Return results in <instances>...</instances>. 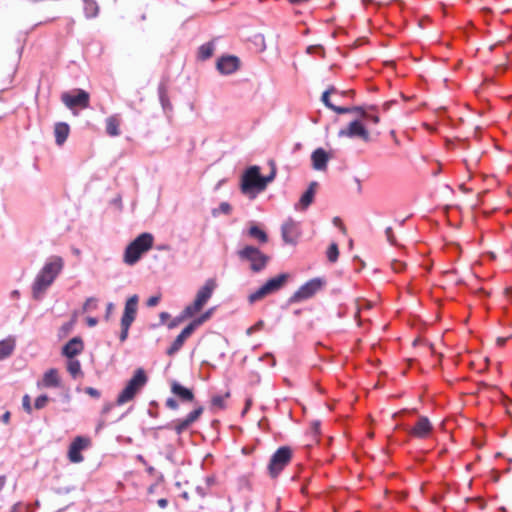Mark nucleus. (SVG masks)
I'll return each instance as SVG.
<instances>
[{"label":"nucleus","instance_id":"nucleus-47","mask_svg":"<svg viewBox=\"0 0 512 512\" xmlns=\"http://www.w3.org/2000/svg\"><path fill=\"white\" fill-rule=\"evenodd\" d=\"M113 311H114V304L113 303H108L107 306H106V313H105V319L106 320L110 319Z\"/></svg>","mask_w":512,"mask_h":512},{"label":"nucleus","instance_id":"nucleus-13","mask_svg":"<svg viewBox=\"0 0 512 512\" xmlns=\"http://www.w3.org/2000/svg\"><path fill=\"white\" fill-rule=\"evenodd\" d=\"M338 135L340 137L360 138L364 142L371 140L368 130L357 120L352 121L346 129L340 130Z\"/></svg>","mask_w":512,"mask_h":512},{"label":"nucleus","instance_id":"nucleus-49","mask_svg":"<svg viewBox=\"0 0 512 512\" xmlns=\"http://www.w3.org/2000/svg\"><path fill=\"white\" fill-rule=\"evenodd\" d=\"M367 120L369 121H372L374 124H378L380 119H379V116L378 115H373L369 112V117L366 118Z\"/></svg>","mask_w":512,"mask_h":512},{"label":"nucleus","instance_id":"nucleus-40","mask_svg":"<svg viewBox=\"0 0 512 512\" xmlns=\"http://www.w3.org/2000/svg\"><path fill=\"white\" fill-rule=\"evenodd\" d=\"M385 234H386L387 240L391 244L395 245L396 244V238H395L393 229L391 227H387L386 230H385Z\"/></svg>","mask_w":512,"mask_h":512},{"label":"nucleus","instance_id":"nucleus-7","mask_svg":"<svg viewBox=\"0 0 512 512\" xmlns=\"http://www.w3.org/2000/svg\"><path fill=\"white\" fill-rule=\"evenodd\" d=\"M138 301L139 298L137 295H132L129 297L125 303L123 315L121 317V332L119 339L121 342L126 341L128 337L129 329L134 322L136 315H137V309H138Z\"/></svg>","mask_w":512,"mask_h":512},{"label":"nucleus","instance_id":"nucleus-37","mask_svg":"<svg viewBox=\"0 0 512 512\" xmlns=\"http://www.w3.org/2000/svg\"><path fill=\"white\" fill-rule=\"evenodd\" d=\"M22 406H23V409L27 412V413H31L32 412V406H31V403H30V397L29 395H24L23 398H22Z\"/></svg>","mask_w":512,"mask_h":512},{"label":"nucleus","instance_id":"nucleus-17","mask_svg":"<svg viewBox=\"0 0 512 512\" xmlns=\"http://www.w3.org/2000/svg\"><path fill=\"white\" fill-rule=\"evenodd\" d=\"M240 68V60L238 57L229 55L221 57L217 62V69L222 74H232Z\"/></svg>","mask_w":512,"mask_h":512},{"label":"nucleus","instance_id":"nucleus-39","mask_svg":"<svg viewBox=\"0 0 512 512\" xmlns=\"http://www.w3.org/2000/svg\"><path fill=\"white\" fill-rule=\"evenodd\" d=\"M165 405L167 408H169L171 410H177L179 408V403L174 398H168L165 402Z\"/></svg>","mask_w":512,"mask_h":512},{"label":"nucleus","instance_id":"nucleus-45","mask_svg":"<svg viewBox=\"0 0 512 512\" xmlns=\"http://www.w3.org/2000/svg\"><path fill=\"white\" fill-rule=\"evenodd\" d=\"M219 210L224 214H229L232 210L231 206L227 202H222L219 206Z\"/></svg>","mask_w":512,"mask_h":512},{"label":"nucleus","instance_id":"nucleus-43","mask_svg":"<svg viewBox=\"0 0 512 512\" xmlns=\"http://www.w3.org/2000/svg\"><path fill=\"white\" fill-rule=\"evenodd\" d=\"M331 110H333L334 112H336L338 114H346V113L352 112V109H350V108L340 107V106H335V105H334V108H332Z\"/></svg>","mask_w":512,"mask_h":512},{"label":"nucleus","instance_id":"nucleus-21","mask_svg":"<svg viewBox=\"0 0 512 512\" xmlns=\"http://www.w3.org/2000/svg\"><path fill=\"white\" fill-rule=\"evenodd\" d=\"M194 332L193 326L188 324L181 333L176 337L172 345L167 349V354L169 356L174 355L176 352H178L182 346L184 345V342L187 338H189L192 333Z\"/></svg>","mask_w":512,"mask_h":512},{"label":"nucleus","instance_id":"nucleus-12","mask_svg":"<svg viewBox=\"0 0 512 512\" xmlns=\"http://www.w3.org/2000/svg\"><path fill=\"white\" fill-rule=\"evenodd\" d=\"M91 441L87 437L77 436L69 446L68 458L72 463H80L83 461L81 451L89 447Z\"/></svg>","mask_w":512,"mask_h":512},{"label":"nucleus","instance_id":"nucleus-35","mask_svg":"<svg viewBox=\"0 0 512 512\" xmlns=\"http://www.w3.org/2000/svg\"><path fill=\"white\" fill-rule=\"evenodd\" d=\"M351 109H352V112L359 113L363 118H368L369 110H375V107L374 106H369V107L355 106V107H352Z\"/></svg>","mask_w":512,"mask_h":512},{"label":"nucleus","instance_id":"nucleus-5","mask_svg":"<svg viewBox=\"0 0 512 512\" xmlns=\"http://www.w3.org/2000/svg\"><path fill=\"white\" fill-rule=\"evenodd\" d=\"M240 190L243 194L254 198L257 193L265 190V183L260 174V167L251 166L241 177Z\"/></svg>","mask_w":512,"mask_h":512},{"label":"nucleus","instance_id":"nucleus-27","mask_svg":"<svg viewBox=\"0 0 512 512\" xmlns=\"http://www.w3.org/2000/svg\"><path fill=\"white\" fill-rule=\"evenodd\" d=\"M84 12L87 18H94L98 15L99 6L95 0H84Z\"/></svg>","mask_w":512,"mask_h":512},{"label":"nucleus","instance_id":"nucleus-44","mask_svg":"<svg viewBox=\"0 0 512 512\" xmlns=\"http://www.w3.org/2000/svg\"><path fill=\"white\" fill-rule=\"evenodd\" d=\"M405 268V264L401 261H393L392 262V269L395 272H401Z\"/></svg>","mask_w":512,"mask_h":512},{"label":"nucleus","instance_id":"nucleus-28","mask_svg":"<svg viewBox=\"0 0 512 512\" xmlns=\"http://www.w3.org/2000/svg\"><path fill=\"white\" fill-rule=\"evenodd\" d=\"M67 371L73 378L82 375L81 364L78 360L71 358L67 362Z\"/></svg>","mask_w":512,"mask_h":512},{"label":"nucleus","instance_id":"nucleus-20","mask_svg":"<svg viewBox=\"0 0 512 512\" xmlns=\"http://www.w3.org/2000/svg\"><path fill=\"white\" fill-rule=\"evenodd\" d=\"M84 349L83 340L80 337L70 339L62 348V354L68 359L74 358Z\"/></svg>","mask_w":512,"mask_h":512},{"label":"nucleus","instance_id":"nucleus-23","mask_svg":"<svg viewBox=\"0 0 512 512\" xmlns=\"http://www.w3.org/2000/svg\"><path fill=\"white\" fill-rule=\"evenodd\" d=\"M316 187L317 182L310 183L308 189L304 192L298 204L296 205V209L305 210L308 208V206L313 202Z\"/></svg>","mask_w":512,"mask_h":512},{"label":"nucleus","instance_id":"nucleus-38","mask_svg":"<svg viewBox=\"0 0 512 512\" xmlns=\"http://www.w3.org/2000/svg\"><path fill=\"white\" fill-rule=\"evenodd\" d=\"M95 308H96V299L93 297L88 298L83 305L84 311H88L90 309H95Z\"/></svg>","mask_w":512,"mask_h":512},{"label":"nucleus","instance_id":"nucleus-31","mask_svg":"<svg viewBox=\"0 0 512 512\" xmlns=\"http://www.w3.org/2000/svg\"><path fill=\"white\" fill-rule=\"evenodd\" d=\"M326 255H327V259L329 260V262L335 263L339 257L338 245L336 243H332L328 247Z\"/></svg>","mask_w":512,"mask_h":512},{"label":"nucleus","instance_id":"nucleus-55","mask_svg":"<svg viewBox=\"0 0 512 512\" xmlns=\"http://www.w3.org/2000/svg\"><path fill=\"white\" fill-rule=\"evenodd\" d=\"M393 103H394L393 101L385 102V103L382 105V109H383L384 111H387Z\"/></svg>","mask_w":512,"mask_h":512},{"label":"nucleus","instance_id":"nucleus-50","mask_svg":"<svg viewBox=\"0 0 512 512\" xmlns=\"http://www.w3.org/2000/svg\"><path fill=\"white\" fill-rule=\"evenodd\" d=\"M333 222H334L335 225L340 227V229L342 230L343 233L346 232V229H345L344 225L342 224L341 220L338 217H335Z\"/></svg>","mask_w":512,"mask_h":512},{"label":"nucleus","instance_id":"nucleus-51","mask_svg":"<svg viewBox=\"0 0 512 512\" xmlns=\"http://www.w3.org/2000/svg\"><path fill=\"white\" fill-rule=\"evenodd\" d=\"M86 321L90 327H94L98 323L97 319L94 317H88Z\"/></svg>","mask_w":512,"mask_h":512},{"label":"nucleus","instance_id":"nucleus-26","mask_svg":"<svg viewBox=\"0 0 512 512\" xmlns=\"http://www.w3.org/2000/svg\"><path fill=\"white\" fill-rule=\"evenodd\" d=\"M15 348V341L13 339H5L0 341V360L9 357Z\"/></svg>","mask_w":512,"mask_h":512},{"label":"nucleus","instance_id":"nucleus-42","mask_svg":"<svg viewBox=\"0 0 512 512\" xmlns=\"http://www.w3.org/2000/svg\"><path fill=\"white\" fill-rule=\"evenodd\" d=\"M85 393L88 394L89 396L93 397V398H99L100 397V391L93 388V387H87L85 389Z\"/></svg>","mask_w":512,"mask_h":512},{"label":"nucleus","instance_id":"nucleus-14","mask_svg":"<svg viewBox=\"0 0 512 512\" xmlns=\"http://www.w3.org/2000/svg\"><path fill=\"white\" fill-rule=\"evenodd\" d=\"M281 234L286 244L295 245L301 234L299 224L293 219H288L282 225Z\"/></svg>","mask_w":512,"mask_h":512},{"label":"nucleus","instance_id":"nucleus-30","mask_svg":"<svg viewBox=\"0 0 512 512\" xmlns=\"http://www.w3.org/2000/svg\"><path fill=\"white\" fill-rule=\"evenodd\" d=\"M214 46L212 43H206L200 46L199 48V58L202 60H206L213 55Z\"/></svg>","mask_w":512,"mask_h":512},{"label":"nucleus","instance_id":"nucleus-8","mask_svg":"<svg viewBox=\"0 0 512 512\" xmlns=\"http://www.w3.org/2000/svg\"><path fill=\"white\" fill-rule=\"evenodd\" d=\"M238 255L241 259L247 260L251 263V269L254 272H260L263 270L270 259L269 256L265 255L258 248L253 246H245L238 252Z\"/></svg>","mask_w":512,"mask_h":512},{"label":"nucleus","instance_id":"nucleus-34","mask_svg":"<svg viewBox=\"0 0 512 512\" xmlns=\"http://www.w3.org/2000/svg\"><path fill=\"white\" fill-rule=\"evenodd\" d=\"M336 92V89L334 87H331L329 89H327L323 94H322V101L323 103L325 104V106H327L329 109H332L334 108V104H332V102L330 101V95L332 93H335Z\"/></svg>","mask_w":512,"mask_h":512},{"label":"nucleus","instance_id":"nucleus-61","mask_svg":"<svg viewBox=\"0 0 512 512\" xmlns=\"http://www.w3.org/2000/svg\"><path fill=\"white\" fill-rule=\"evenodd\" d=\"M314 430H315L316 433H318V431H319V424H315L314 425Z\"/></svg>","mask_w":512,"mask_h":512},{"label":"nucleus","instance_id":"nucleus-53","mask_svg":"<svg viewBox=\"0 0 512 512\" xmlns=\"http://www.w3.org/2000/svg\"><path fill=\"white\" fill-rule=\"evenodd\" d=\"M157 503L161 508H165L168 505V501L165 498L159 499Z\"/></svg>","mask_w":512,"mask_h":512},{"label":"nucleus","instance_id":"nucleus-24","mask_svg":"<svg viewBox=\"0 0 512 512\" xmlns=\"http://www.w3.org/2000/svg\"><path fill=\"white\" fill-rule=\"evenodd\" d=\"M70 127L65 122H58L54 126V135L57 145L61 146L68 138Z\"/></svg>","mask_w":512,"mask_h":512},{"label":"nucleus","instance_id":"nucleus-15","mask_svg":"<svg viewBox=\"0 0 512 512\" xmlns=\"http://www.w3.org/2000/svg\"><path fill=\"white\" fill-rule=\"evenodd\" d=\"M432 430L433 425L430 420L426 416H420L408 433L414 438L426 439L430 436Z\"/></svg>","mask_w":512,"mask_h":512},{"label":"nucleus","instance_id":"nucleus-32","mask_svg":"<svg viewBox=\"0 0 512 512\" xmlns=\"http://www.w3.org/2000/svg\"><path fill=\"white\" fill-rule=\"evenodd\" d=\"M213 313V308L212 309H209L208 311H206L205 313H203L202 315H200L198 318L194 319L190 325L193 326V329L195 330L196 327H198L199 325L203 324L205 321H207L211 315Z\"/></svg>","mask_w":512,"mask_h":512},{"label":"nucleus","instance_id":"nucleus-4","mask_svg":"<svg viewBox=\"0 0 512 512\" xmlns=\"http://www.w3.org/2000/svg\"><path fill=\"white\" fill-rule=\"evenodd\" d=\"M147 381L148 377L145 370L143 368L136 369L132 378L127 382L124 389L119 393L116 399L117 405H124L132 401L146 385Z\"/></svg>","mask_w":512,"mask_h":512},{"label":"nucleus","instance_id":"nucleus-2","mask_svg":"<svg viewBox=\"0 0 512 512\" xmlns=\"http://www.w3.org/2000/svg\"><path fill=\"white\" fill-rule=\"evenodd\" d=\"M216 287L217 283L215 279H207L204 285L197 291L194 301L184 308L179 317V321L193 317L196 313L200 312L212 297Z\"/></svg>","mask_w":512,"mask_h":512},{"label":"nucleus","instance_id":"nucleus-36","mask_svg":"<svg viewBox=\"0 0 512 512\" xmlns=\"http://www.w3.org/2000/svg\"><path fill=\"white\" fill-rule=\"evenodd\" d=\"M48 401H49V398L47 395H45V394L40 395L35 399L34 407L36 409H42L47 405Z\"/></svg>","mask_w":512,"mask_h":512},{"label":"nucleus","instance_id":"nucleus-52","mask_svg":"<svg viewBox=\"0 0 512 512\" xmlns=\"http://www.w3.org/2000/svg\"><path fill=\"white\" fill-rule=\"evenodd\" d=\"M10 416H11L10 412H9V411H6V412L2 415V421H3V423L8 424V423H9V421H10Z\"/></svg>","mask_w":512,"mask_h":512},{"label":"nucleus","instance_id":"nucleus-41","mask_svg":"<svg viewBox=\"0 0 512 512\" xmlns=\"http://www.w3.org/2000/svg\"><path fill=\"white\" fill-rule=\"evenodd\" d=\"M276 176L275 168L272 169L271 173L267 176H262V180L265 183V188L267 187L268 183L272 182Z\"/></svg>","mask_w":512,"mask_h":512},{"label":"nucleus","instance_id":"nucleus-29","mask_svg":"<svg viewBox=\"0 0 512 512\" xmlns=\"http://www.w3.org/2000/svg\"><path fill=\"white\" fill-rule=\"evenodd\" d=\"M248 233L251 237L257 239L260 243H266L268 241L266 232L260 229L258 226H251Z\"/></svg>","mask_w":512,"mask_h":512},{"label":"nucleus","instance_id":"nucleus-9","mask_svg":"<svg viewBox=\"0 0 512 512\" xmlns=\"http://www.w3.org/2000/svg\"><path fill=\"white\" fill-rule=\"evenodd\" d=\"M292 458V450L283 446L276 450V452L272 455L269 465L268 471L271 477H277L280 472L290 463Z\"/></svg>","mask_w":512,"mask_h":512},{"label":"nucleus","instance_id":"nucleus-3","mask_svg":"<svg viewBox=\"0 0 512 512\" xmlns=\"http://www.w3.org/2000/svg\"><path fill=\"white\" fill-rule=\"evenodd\" d=\"M153 235L150 233H142L136 237L125 249L124 262L128 265H134L139 261L142 254L152 248Z\"/></svg>","mask_w":512,"mask_h":512},{"label":"nucleus","instance_id":"nucleus-11","mask_svg":"<svg viewBox=\"0 0 512 512\" xmlns=\"http://www.w3.org/2000/svg\"><path fill=\"white\" fill-rule=\"evenodd\" d=\"M61 100L64 103V105L69 109H73L75 107L86 109L89 107L90 104V95L85 90L78 89L76 95H71L67 92L63 93L61 96Z\"/></svg>","mask_w":512,"mask_h":512},{"label":"nucleus","instance_id":"nucleus-60","mask_svg":"<svg viewBox=\"0 0 512 512\" xmlns=\"http://www.w3.org/2000/svg\"><path fill=\"white\" fill-rule=\"evenodd\" d=\"M391 136H393V137H394L395 142H396V143H398V140H397V138H396V136H395V132H394V131H391Z\"/></svg>","mask_w":512,"mask_h":512},{"label":"nucleus","instance_id":"nucleus-22","mask_svg":"<svg viewBox=\"0 0 512 512\" xmlns=\"http://www.w3.org/2000/svg\"><path fill=\"white\" fill-rule=\"evenodd\" d=\"M311 160L313 168L322 171L326 170L329 157L324 149L318 148L312 153Z\"/></svg>","mask_w":512,"mask_h":512},{"label":"nucleus","instance_id":"nucleus-16","mask_svg":"<svg viewBox=\"0 0 512 512\" xmlns=\"http://www.w3.org/2000/svg\"><path fill=\"white\" fill-rule=\"evenodd\" d=\"M204 408L202 406L197 407L191 411L184 419H180L174 422L173 429L177 435H181L187 430L194 422H196L202 415Z\"/></svg>","mask_w":512,"mask_h":512},{"label":"nucleus","instance_id":"nucleus-54","mask_svg":"<svg viewBox=\"0 0 512 512\" xmlns=\"http://www.w3.org/2000/svg\"><path fill=\"white\" fill-rule=\"evenodd\" d=\"M168 318H170L169 313H167V312L160 313V319H161L162 323H164Z\"/></svg>","mask_w":512,"mask_h":512},{"label":"nucleus","instance_id":"nucleus-18","mask_svg":"<svg viewBox=\"0 0 512 512\" xmlns=\"http://www.w3.org/2000/svg\"><path fill=\"white\" fill-rule=\"evenodd\" d=\"M171 392L183 403H191L195 399L193 391L184 387L177 381H172L170 384Z\"/></svg>","mask_w":512,"mask_h":512},{"label":"nucleus","instance_id":"nucleus-56","mask_svg":"<svg viewBox=\"0 0 512 512\" xmlns=\"http://www.w3.org/2000/svg\"><path fill=\"white\" fill-rule=\"evenodd\" d=\"M505 342H506V339H505V338H498V339H497V344H498L499 346L504 345V344H505Z\"/></svg>","mask_w":512,"mask_h":512},{"label":"nucleus","instance_id":"nucleus-46","mask_svg":"<svg viewBox=\"0 0 512 512\" xmlns=\"http://www.w3.org/2000/svg\"><path fill=\"white\" fill-rule=\"evenodd\" d=\"M160 301V296H151L148 300H147V306L148 307H154L156 306Z\"/></svg>","mask_w":512,"mask_h":512},{"label":"nucleus","instance_id":"nucleus-10","mask_svg":"<svg viewBox=\"0 0 512 512\" xmlns=\"http://www.w3.org/2000/svg\"><path fill=\"white\" fill-rule=\"evenodd\" d=\"M325 281L314 278L303 284L290 298V302H299L314 296L324 286Z\"/></svg>","mask_w":512,"mask_h":512},{"label":"nucleus","instance_id":"nucleus-57","mask_svg":"<svg viewBox=\"0 0 512 512\" xmlns=\"http://www.w3.org/2000/svg\"><path fill=\"white\" fill-rule=\"evenodd\" d=\"M506 294L512 299V287L506 289Z\"/></svg>","mask_w":512,"mask_h":512},{"label":"nucleus","instance_id":"nucleus-19","mask_svg":"<svg viewBox=\"0 0 512 512\" xmlns=\"http://www.w3.org/2000/svg\"><path fill=\"white\" fill-rule=\"evenodd\" d=\"M61 385V379L59 376V372L56 368H50L48 369L43 377L42 380L37 383L38 387L43 388H57Z\"/></svg>","mask_w":512,"mask_h":512},{"label":"nucleus","instance_id":"nucleus-25","mask_svg":"<svg viewBox=\"0 0 512 512\" xmlns=\"http://www.w3.org/2000/svg\"><path fill=\"white\" fill-rule=\"evenodd\" d=\"M120 120L117 116H109L106 119V132L108 135L115 137L120 134Z\"/></svg>","mask_w":512,"mask_h":512},{"label":"nucleus","instance_id":"nucleus-58","mask_svg":"<svg viewBox=\"0 0 512 512\" xmlns=\"http://www.w3.org/2000/svg\"><path fill=\"white\" fill-rule=\"evenodd\" d=\"M250 405H251V400H247L244 412H246L249 409Z\"/></svg>","mask_w":512,"mask_h":512},{"label":"nucleus","instance_id":"nucleus-62","mask_svg":"<svg viewBox=\"0 0 512 512\" xmlns=\"http://www.w3.org/2000/svg\"><path fill=\"white\" fill-rule=\"evenodd\" d=\"M16 509H17V508H16V506H14V507L12 508L11 512H16Z\"/></svg>","mask_w":512,"mask_h":512},{"label":"nucleus","instance_id":"nucleus-1","mask_svg":"<svg viewBox=\"0 0 512 512\" xmlns=\"http://www.w3.org/2000/svg\"><path fill=\"white\" fill-rule=\"evenodd\" d=\"M64 266V261L59 256H53L40 270L33 283V296L39 299L47 288L53 283L60 274Z\"/></svg>","mask_w":512,"mask_h":512},{"label":"nucleus","instance_id":"nucleus-48","mask_svg":"<svg viewBox=\"0 0 512 512\" xmlns=\"http://www.w3.org/2000/svg\"><path fill=\"white\" fill-rule=\"evenodd\" d=\"M74 323H75V320H72L66 324L63 325L62 329L65 331V332H69L73 326H74Z\"/></svg>","mask_w":512,"mask_h":512},{"label":"nucleus","instance_id":"nucleus-33","mask_svg":"<svg viewBox=\"0 0 512 512\" xmlns=\"http://www.w3.org/2000/svg\"><path fill=\"white\" fill-rule=\"evenodd\" d=\"M230 396V393L227 392L224 396L215 395L211 399V404L219 409H223L225 407V399Z\"/></svg>","mask_w":512,"mask_h":512},{"label":"nucleus","instance_id":"nucleus-59","mask_svg":"<svg viewBox=\"0 0 512 512\" xmlns=\"http://www.w3.org/2000/svg\"><path fill=\"white\" fill-rule=\"evenodd\" d=\"M176 325H177V323L174 321V322L170 323L168 325V327L171 329V328H174Z\"/></svg>","mask_w":512,"mask_h":512},{"label":"nucleus","instance_id":"nucleus-6","mask_svg":"<svg viewBox=\"0 0 512 512\" xmlns=\"http://www.w3.org/2000/svg\"><path fill=\"white\" fill-rule=\"evenodd\" d=\"M289 277L290 275L288 273H281L268 279L260 288L249 295V302L255 303L266 296L279 291L287 283Z\"/></svg>","mask_w":512,"mask_h":512}]
</instances>
